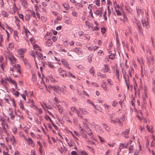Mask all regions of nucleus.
Instances as JSON below:
<instances>
[{
    "instance_id": "obj_1",
    "label": "nucleus",
    "mask_w": 155,
    "mask_h": 155,
    "mask_svg": "<svg viewBox=\"0 0 155 155\" xmlns=\"http://www.w3.org/2000/svg\"><path fill=\"white\" fill-rule=\"evenodd\" d=\"M5 54L6 60L8 59L10 60L12 66L16 64V59L12 53H11L7 49L5 51Z\"/></svg>"
},
{
    "instance_id": "obj_2",
    "label": "nucleus",
    "mask_w": 155,
    "mask_h": 155,
    "mask_svg": "<svg viewBox=\"0 0 155 155\" xmlns=\"http://www.w3.org/2000/svg\"><path fill=\"white\" fill-rule=\"evenodd\" d=\"M27 141V143L28 146H30L32 147H34L35 146V143L32 139L29 137L25 139Z\"/></svg>"
},
{
    "instance_id": "obj_3",
    "label": "nucleus",
    "mask_w": 155,
    "mask_h": 155,
    "mask_svg": "<svg viewBox=\"0 0 155 155\" xmlns=\"http://www.w3.org/2000/svg\"><path fill=\"white\" fill-rule=\"evenodd\" d=\"M141 23L144 27H145L146 28H149V25L148 19L147 18L144 19V20H143L141 21Z\"/></svg>"
},
{
    "instance_id": "obj_4",
    "label": "nucleus",
    "mask_w": 155,
    "mask_h": 155,
    "mask_svg": "<svg viewBox=\"0 0 155 155\" xmlns=\"http://www.w3.org/2000/svg\"><path fill=\"white\" fill-rule=\"evenodd\" d=\"M154 61V58L152 55H148L147 58V62L148 64L150 65L153 63Z\"/></svg>"
},
{
    "instance_id": "obj_5",
    "label": "nucleus",
    "mask_w": 155,
    "mask_h": 155,
    "mask_svg": "<svg viewBox=\"0 0 155 155\" xmlns=\"http://www.w3.org/2000/svg\"><path fill=\"white\" fill-rule=\"evenodd\" d=\"M5 79L9 81V83L14 84L16 88H17V86L16 81L13 80L10 77H7Z\"/></svg>"
},
{
    "instance_id": "obj_6",
    "label": "nucleus",
    "mask_w": 155,
    "mask_h": 155,
    "mask_svg": "<svg viewBox=\"0 0 155 155\" xmlns=\"http://www.w3.org/2000/svg\"><path fill=\"white\" fill-rule=\"evenodd\" d=\"M73 51H75L76 53L78 55H81L82 53V50L81 48H76L72 49Z\"/></svg>"
},
{
    "instance_id": "obj_7",
    "label": "nucleus",
    "mask_w": 155,
    "mask_h": 155,
    "mask_svg": "<svg viewBox=\"0 0 155 155\" xmlns=\"http://www.w3.org/2000/svg\"><path fill=\"white\" fill-rule=\"evenodd\" d=\"M128 144V143H127V144L123 143H120V145H119V149L120 150V151H121V150L122 149H123L125 148H127V145Z\"/></svg>"
},
{
    "instance_id": "obj_8",
    "label": "nucleus",
    "mask_w": 155,
    "mask_h": 155,
    "mask_svg": "<svg viewBox=\"0 0 155 155\" xmlns=\"http://www.w3.org/2000/svg\"><path fill=\"white\" fill-rule=\"evenodd\" d=\"M21 2V5L25 8H27L28 7V5L26 0H19Z\"/></svg>"
},
{
    "instance_id": "obj_9",
    "label": "nucleus",
    "mask_w": 155,
    "mask_h": 155,
    "mask_svg": "<svg viewBox=\"0 0 155 155\" xmlns=\"http://www.w3.org/2000/svg\"><path fill=\"white\" fill-rule=\"evenodd\" d=\"M52 89L57 92L60 94V91L61 90V88L58 86H54L52 87Z\"/></svg>"
},
{
    "instance_id": "obj_10",
    "label": "nucleus",
    "mask_w": 155,
    "mask_h": 155,
    "mask_svg": "<svg viewBox=\"0 0 155 155\" xmlns=\"http://www.w3.org/2000/svg\"><path fill=\"white\" fill-rule=\"evenodd\" d=\"M129 132L130 129H127L125 131L122 132V134L124 136L125 138H129L128 134L129 133Z\"/></svg>"
},
{
    "instance_id": "obj_11",
    "label": "nucleus",
    "mask_w": 155,
    "mask_h": 155,
    "mask_svg": "<svg viewBox=\"0 0 155 155\" xmlns=\"http://www.w3.org/2000/svg\"><path fill=\"white\" fill-rule=\"evenodd\" d=\"M143 101L142 102V103L143 104H145L146 103V99L148 98L147 94L145 92L144 94L143 95Z\"/></svg>"
},
{
    "instance_id": "obj_12",
    "label": "nucleus",
    "mask_w": 155,
    "mask_h": 155,
    "mask_svg": "<svg viewBox=\"0 0 155 155\" xmlns=\"http://www.w3.org/2000/svg\"><path fill=\"white\" fill-rule=\"evenodd\" d=\"M18 32L17 31H15L13 32V37L15 40L16 41H19V38L18 37Z\"/></svg>"
},
{
    "instance_id": "obj_13",
    "label": "nucleus",
    "mask_w": 155,
    "mask_h": 155,
    "mask_svg": "<svg viewBox=\"0 0 155 155\" xmlns=\"http://www.w3.org/2000/svg\"><path fill=\"white\" fill-rule=\"evenodd\" d=\"M26 49H19L18 50V53L19 55L23 56V54L25 53Z\"/></svg>"
},
{
    "instance_id": "obj_14",
    "label": "nucleus",
    "mask_w": 155,
    "mask_h": 155,
    "mask_svg": "<svg viewBox=\"0 0 155 155\" xmlns=\"http://www.w3.org/2000/svg\"><path fill=\"white\" fill-rule=\"evenodd\" d=\"M61 62H62L64 66L67 67L69 69H71V68L70 67L68 63L66 61L62 59L61 60Z\"/></svg>"
},
{
    "instance_id": "obj_15",
    "label": "nucleus",
    "mask_w": 155,
    "mask_h": 155,
    "mask_svg": "<svg viewBox=\"0 0 155 155\" xmlns=\"http://www.w3.org/2000/svg\"><path fill=\"white\" fill-rule=\"evenodd\" d=\"M102 10H100V9H97L96 11L94 12V13L96 15V16H99L100 17H102Z\"/></svg>"
},
{
    "instance_id": "obj_16",
    "label": "nucleus",
    "mask_w": 155,
    "mask_h": 155,
    "mask_svg": "<svg viewBox=\"0 0 155 155\" xmlns=\"http://www.w3.org/2000/svg\"><path fill=\"white\" fill-rule=\"evenodd\" d=\"M132 142V141L130 140V143L131 144V145L129 147V153H131L132 152H133V150L134 149V145L131 144Z\"/></svg>"
},
{
    "instance_id": "obj_17",
    "label": "nucleus",
    "mask_w": 155,
    "mask_h": 155,
    "mask_svg": "<svg viewBox=\"0 0 155 155\" xmlns=\"http://www.w3.org/2000/svg\"><path fill=\"white\" fill-rule=\"evenodd\" d=\"M13 66L14 68L16 69V71L17 72H18L19 74L21 73L20 66L19 64H15Z\"/></svg>"
},
{
    "instance_id": "obj_18",
    "label": "nucleus",
    "mask_w": 155,
    "mask_h": 155,
    "mask_svg": "<svg viewBox=\"0 0 155 155\" xmlns=\"http://www.w3.org/2000/svg\"><path fill=\"white\" fill-rule=\"evenodd\" d=\"M137 12L138 15H140V13L141 15H143L144 13L143 10V9H140L139 7H137Z\"/></svg>"
},
{
    "instance_id": "obj_19",
    "label": "nucleus",
    "mask_w": 155,
    "mask_h": 155,
    "mask_svg": "<svg viewBox=\"0 0 155 155\" xmlns=\"http://www.w3.org/2000/svg\"><path fill=\"white\" fill-rule=\"evenodd\" d=\"M56 105L58 108L59 112L60 114L62 113L63 111V107H62L60 105H59L58 104H57Z\"/></svg>"
},
{
    "instance_id": "obj_20",
    "label": "nucleus",
    "mask_w": 155,
    "mask_h": 155,
    "mask_svg": "<svg viewBox=\"0 0 155 155\" xmlns=\"http://www.w3.org/2000/svg\"><path fill=\"white\" fill-rule=\"evenodd\" d=\"M104 72L106 73L109 72L110 70L109 66L107 64H105L104 65Z\"/></svg>"
},
{
    "instance_id": "obj_21",
    "label": "nucleus",
    "mask_w": 155,
    "mask_h": 155,
    "mask_svg": "<svg viewBox=\"0 0 155 155\" xmlns=\"http://www.w3.org/2000/svg\"><path fill=\"white\" fill-rule=\"evenodd\" d=\"M45 44L47 46L50 47L52 45V42L51 39H48L47 41H46Z\"/></svg>"
},
{
    "instance_id": "obj_22",
    "label": "nucleus",
    "mask_w": 155,
    "mask_h": 155,
    "mask_svg": "<svg viewBox=\"0 0 155 155\" xmlns=\"http://www.w3.org/2000/svg\"><path fill=\"white\" fill-rule=\"evenodd\" d=\"M123 78L124 79L126 84L130 82V79L128 75L127 74L123 76Z\"/></svg>"
},
{
    "instance_id": "obj_23",
    "label": "nucleus",
    "mask_w": 155,
    "mask_h": 155,
    "mask_svg": "<svg viewBox=\"0 0 155 155\" xmlns=\"http://www.w3.org/2000/svg\"><path fill=\"white\" fill-rule=\"evenodd\" d=\"M61 91L64 94H68V92L67 91V90L66 87L65 86L61 88Z\"/></svg>"
},
{
    "instance_id": "obj_24",
    "label": "nucleus",
    "mask_w": 155,
    "mask_h": 155,
    "mask_svg": "<svg viewBox=\"0 0 155 155\" xmlns=\"http://www.w3.org/2000/svg\"><path fill=\"white\" fill-rule=\"evenodd\" d=\"M5 63L0 60V67L3 71H5Z\"/></svg>"
},
{
    "instance_id": "obj_25",
    "label": "nucleus",
    "mask_w": 155,
    "mask_h": 155,
    "mask_svg": "<svg viewBox=\"0 0 155 155\" xmlns=\"http://www.w3.org/2000/svg\"><path fill=\"white\" fill-rule=\"evenodd\" d=\"M36 53L38 59L42 60L43 59V55L40 52L36 51Z\"/></svg>"
},
{
    "instance_id": "obj_26",
    "label": "nucleus",
    "mask_w": 155,
    "mask_h": 155,
    "mask_svg": "<svg viewBox=\"0 0 155 155\" xmlns=\"http://www.w3.org/2000/svg\"><path fill=\"white\" fill-rule=\"evenodd\" d=\"M1 15L3 16L4 17L6 18H7L8 16V14L5 11H2Z\"/></svg>"
},
{
    "instance_id": "obj_27",
    "label": "nucleus",
    "mask_w": 155,
    "mask_h": 155,
    "mask_svg": "<svg viewBox=\"0 0 155 155\" xmlns=\"http://www.w3.org/2000/svg\"><path fill=\"white\" fill-rule=\"evenodd\" d=\"M31 16L29 14H26L25 15V20L27 21H28L30 20V19H31Z\"/></svg>"
},
{
    "instance_id": "obj_28",
    "label": "nucleus",
    "mask_w": 155,
    "mask_h": 155,
    "mask_svg": "<svg viewBox=\"0 0 155 155\" xmlns=\"http://www.w3.org/2000/svg\"><path fill=\"white\" fill-rule=\"evenodd\" d=\"M10 140L13 145L16 144V141L13 136L10 138Z\"/></svg>"
},
{
    "instance_id": "obj_29",
    "label": "nucleus",
    "mask_w": 155,
    "mask_h": 155,
    "mask_svg": "<svg viewBox=\"0 0 155 155\" xmlns=\"http://www.w3.org/2000/svg\"><path fill=\"white\" fill-rule=\"evenodd\" d=\"M79 110L82 112L83 114H86L88 113L87 112L85 109L80 108Z\"/></svg>"
},
{
    "instance_id": "obj_30",
    "label": "nucleus",
    "mask_w": 155,
    "mask_h": 155,
    "mask_svg": "<svg viewBox=\"0 0 155 155\" xmlns=\"http://www.w3.org/2000/svg\"><path fill=\"white\" fill-rule=\"evenodd\" d=\"M31 107L33 108V109H34V108L35 107L36 109H38V107L36 106L35 105H34V101L33 100H32L31 101Z\"/></svg>"
},
{
    "instance_id": "obj_31",
    "label": "nucleus",
    "mask_w": 155,
    "mask_h": 155,
    "mask_svg": "<svg viewBox=\"0 0 155 155\" xmlns=\"http://www.w3.org/2000/svg\"><path fill=\"white\" fill-rule=\"evenodd\" d=\"M146 127L149 132H151V133H153V132L154 130L153 128L152 127L150 129L149 126L148 125H147Z\"/></svg>"
},
{
    "instance_id": "obj_32",
    "label": "nucleus",
    "mask_w": 155,
    "mask_h": 155,
    "mask_svg": "<svg viewBox=\"0 0 155 155\" xmlns=\"http://www.w3.org/2000/svg\"><path fill=\"white\" fill-rule=\"evenodd\" d=\"M19 105L20 106V108H21L22 110L24 111L25 110V109L24 107V105L21 102H20L19 104Z\"/></svg>"
},
{
    "instance_id": "obj_33",
    "label": "nucleus",
    "mask_w": 155,
    "mask_h": 155,
    "mask_svg": "<svg viewBox=\"0 0 155 155\" xmlns=\"http://www.w3.org/2000/svg\"><path fill=\"white\" fill-rule=\"evenodd\" d=\"M24 94H21V96L23 98L25 101L26 100V97L25 95H26L27 94V91H25L24 92Z\"/></svg>"
},
{
    "instance_id": "obj_34",
    "label": "nucleus",
    "mask_w": 155,
    "mask_h": 155,
    "mask_svg": "<svg viewBox=\"0 0 155 155\" xmlns=\"http://www.w3.org/2000/svg\"><path fill=\"white\" fill-rule=\"evenodd\" d=\"M100 128V127L98 125H97L95 126V129L97 132H101V130Z\"/></svg>"
},
{
    "instance_id": "obj_35",
    "label": "nucleus",
    "mask_w": 155,
    "mask_h": 155,
    "mask_svg": "<svg viewBox=\"0 0 155 155\" xmlns=\"http://www.w3.org/2000/svg\"><path fill=\"white\" fill-rule=\"evenodd\" d=\"M36 54V52H35L34 51H31V55L34 57V59L35 61H36V57H35V54Z\"/></svg>"
},
{
    "instance_id": "obj_36",
    "label": "nucleus",
    "mask_w": 155,
    "mask_h": 155,
    "mask_svg": "<svg viewBox=\"0 0 155 155\" xmlns=\"http://www.w3.org/2000/svg\"><path fill=\"white\" fill-rule=\"evenodd\" d=\"M109 58L112 60L114 59L115 58V54H111L109 55Z\"/></svg>"
},
{
    "instance_id": "obj_37",
    "label": "nucleus",
    "mask_w": 155,
    "mask_h": 155,
    "mask_svg": "<svg viewBox=\"0 0 155 155\" xmlns=\"http://www.w3.org/2000/svg\"><path fill=\"white\" fill-rule=\"evenodd\" d=\"M89 131H88L87 134L91 136V138H93L94 137V136L92 132H91V130L90 129H89Z\"/></svg>"
},
{
    "instance_id": "obj_38",
    "label": "nucleus",
    "mask_w": 155,
    "mask_h": 155,
    "mask_svg": "<svg viewBox=\"0 0 155 155\" xmlns=\"http://www.w3.org/2000/svg\"><path fill=\"white\" fill-rule=\"evenodd\" d=\"M58 72L59 73H66V71L62 69L61 68H59L58 69Z\"/></svg>"
},
{
    "instance_id": "obj_39",
    "label": "nucleus",
    "mask_w": 155,
    "mask_h": 155,
    "mask_svg": "<svg viewBox=\"0 0 155 155\" xmlns=\"http://www.w3.org/2000/svg\"><path fill=\"white\" fill-rule=\"evenodd\" d=\"M63 6L64 8H66V9H69V5L67 3H64Z\"/></svg>"
},
{
    "instance_id": "obj_40",
    "label": "nucleus",
    "mask_w": 155,
    "mask_h": 155,
    "mask_svg": "<svg viewBox=\"0 0 155 155\" xmlns=\"http://www.w3.org/2000/svg\"><path fill=\"white\" fill-rule=\"evenodd\" d=\"M14 45L12 43H11L9 44V48L11 49H13L14 48Z\"/></svg>"
},
{
    "instance_id": "obj_41",
    "label": "nucleus",
    "mask_w": 155,
    "mask_h": 155,
    "mask_svg": "<svg viewBox=\"0 0 155 155\" xmlns=\"http://www.w3.org/2000/svg\"><path fill=\"white\" fill-rule=\"evenodd\" d=\"M77 110V108L74 107H71V110L74 112L76 113Z\"/></svg>"
},
{
    "instance_id": "obj_42",
    "label": "nucleus",
    "mask_w": 155,
    "mask_h": 155,
    "mask_svg": "<svg viewBox=\"0 0 155 155\" xmlns=\"http://www.w3.org/2000/svg\"><path fill=\"white\" fill-rule=\"evenodd\" d=\"M41 19L43 22H45L47 20V18L44 16H41Z\"/></svg>"
},
{
    "instance_id": "obj_43",
    "label": "nucleus",
    "mask_w": 155,
    "mask_h": 155,
    "mask_svg": "<svg viewBox=\"0 0 155 155\" xmlns=\"http://www.w3.org/2000/svg\"><path fill=\"white\" fill-rule=\"evenodd\" d=\"M48 78L52 82H54L55 81V79L53 78L51 75H50L48 76Z\"/></svg>"
},
{
    "instance_id": "obj_44",
    "label": "nucleus",
    "mask_w": 155,
    "mask_h": 155,
    "mask_svg": "<svg viewBox=\"0 0 155 155\" xmlns=\"http://www.w3.org/2000/svg\"><path fill=\"white\" fill-rule=\"evenodd\" d=\"M90 72L92 74L93 76L94 75V68L92 67L89 70Z\"/></svg>"
},
{
    "instance_id": "obj_45",
    "label": "nucleus",
    "mask_w": 155,
    "mask_h": 155,
    "mask_svg": "<svg viewBox=\"0 0 155 155\" xmlns=\"http://www.w3.org/2000/svg\"><path fill=\"white\" fill-rule=\"evenodd\" d=\"M45 118L47 120H49L51 122V123H52L53 122V121L48 116H46Z\"/></svg>"
},
{
    "instance_id": "obj_46",
    "label": "nucleus",
    "mask_w": 155,
    "mask_h": 155,
    "mask_svg": "<svg viewBox=\"0 0 155 155\" xmlns=\"http://www.w3.org/2000/svg\"><path fill=\"white\" fill-rule=\"evenodd\" d=\"M76 113L78 116V117H81V118H82V116L81 114H80V111L78 110H77Z\"/></svg>"
},
{
    "instance_id": "obj_47",
    "label": "nucleus",
    "mask_w": 155,
    "mask_h": 155,
    "mask_svg": "<svg viewBox=\"0 0 155 155\" xmlns=\"http://www.w3.org/2000/svg\"><path fill=\"white\" fill-rule=\"evenodd\" d=\"M104 127H104L105 128L106 130H107L108 131H110V128L109 127H108L107 125L104 124Z\"/></svg>"
},
{
    "instance_id": "obj_48",
    "label": "nucleus",
    "mask_w": 155,
    "mask_h": 155,
    "mask_svg": "<svg viewBox=\"0 0 155 155\" xmlns=\"http://www.w3.org/2000/svg\"><path fill=\"white\" fill-rule=\"evenodd\" d=\"M116 12L117 13V15L118 16H121L122 15L120 12L118 10H116Z\"/></svg>"
},
{
    "instance_id": "obj_49",
    "label": "nucleus",
    "mask_w": 155,
    "mask_h": 155,
    "mask_svg": "<svg viewBox=\"0 0 155 155\" xmlns=\"http://www.w3.org/2000/svg\"><path fill=\"white\" fill-rule=\"evenodd\" d=\"M12 132L15 134L17 133V128L16 127H14L12 129Z\"/></svg>"
},
{
    "instance_id": "obj_50",
    "label": "nucleus",
    "mask_w": 155,
    "mask_h": 155,
    "mask_svg": "<svg viewBox=\"0 0 155 155\" xmlns=\"http://www.w3.org/2000/svg\"><path fill=\"white\" fill-rule=\"evenodd\" d=\"M48 66L52 68H54V66L52 64L51 62H48Z\"/></svg>"
},
{
    "instance_id": "obj_51",
    "label": "nucleus",
    "mask_w": 155,
    "mask_h": 155,
    "mask_svg": "<svg viewBox=\"0 0 155 155\" xmlns=\"http://www.w3.org/2000/svg\"><path fill=\"white\" fill-rule=\"evenodd\" d=\"M0 121H1L2 123H4V121H5V119L4 117L2 116H0Z\"/></svg>"
},
{
    "instance_id": "obj_52",
    "label": "nucleus",
    "mask_w": 155,
    "mask_h": 155,
    "mask_svg": "<svg viewBox=\"0 0 155 155\" xmlns=\"http://www.w3.org/2000/svg\"><path fill=\"white\" fill-rule=\"evenodd\" d=\"M9 115L10 116L11 119L13 120L15 117V116L13 114V112L9 114Z\"/></svg>"
},
{
    "instance_id": "obj_53",
    "label": "nucleus",
    "mask_w": 155,
    "mask_h": 155,
    "mask_svg": "<svg viewBox=\"0 0 155 155\" xmlns=\"http://www.w3.org/2000/svg\"><path fill=\"white\" fill-rule=\"evenodd\" d=\"M1 125L3 128V130L5 132H6V130L5 127V124H3V123H1Z\"/></svg>"
},
{
    "instance_id": "obj_54",
    "label": "nucleus",
    "mask_w": 155,
    "mask_h": 155,
    "mask_svg": "<svg viewBox=\"0 0 155 155\" xmlns=\"http://www.w3.org/2000/svg\"><path fill=\"white\" fill-rule=\"evenodd\" d=\"M31 15L34 18H36V17L35 14V12L33 11H31Z\"/></svg>"
},
{
    "instance_id": "obj_55",
    "label": "nucleus",
    "mask_w": 155,
    "mask_h": 155,
    "mask_svg": "<svg viewBox=\"0 0 155 155\" xmlns=\"http://www.w3.org/2000/svg\"><path fill=\"white\" fill-rule=\"evenodd\" d=\"M3 41V37H0V46H2V43Z\"/></svg>"
},
{
    "instance_id": "obj_56",
    "label": "nucleus",
    "mask_w": 155,
    "mask_h": 155,
    "mask_svg": "<svg viewBox=\"0 0 155 155\" xmlns=\"http://www.w3.org/2000/svg\"><path fill=\"white\" fill-rule=\"evenodd\" d=\"M75 6L77 8H80L82 7L83 5L80 3H78L75 5Z\"/></svg>"
},
{
    "instance_id": "obj_57",
    "label": "nucleus",
    "mask_w": 155,
    "mask_h": 155,
    "mask_svg": "<svg viewBox=\"0 0 155 155\" xmlns=\"http://www.w3.org/2000/svg\"><path fill=\"white\" fill-rule=\"evenodd\" d=\"M123 16L124 17L123 20L125 21H127V17L125 13H124L123 14Z\"/></svg>"
},
{
    "instance_id": "obj_58",
    "label": "nucleus",
    "mask_w": 155,
    "mask_h": 155,
    "mask_svg": "<svg viewBox=\"0 0 155 155\" xmlns=\"http://www.w3.org/2000/svg\"><path fill=\"white\" fill-rule=\"evenodd\" d=\"M24 29L26 35H28V34L29 35H30V32H29L28 30L27 29H25V28H24Z\"/></svg>"
},
{
    "instance_id": "obj_59",
    "label": "nucleus",
    "mask_w": 155,
    "mask_h": 155,
    "mask_svg": "<svg viewBox=\"0 0 155 155\" xmlns=\"http://www.w3.org/2000/svg\"><path fill=\"white\" fill-rule=\"evenodd\" d=\"M58 39V37L56 36H54L52 37V40L53 41H56Z\"/></svg>"
},
{
    "instance_id": "obj_60",
    "label": "nucleus",
    "mask_w": 155,
    "mask_h": 155,
    "mask_svg": "<svg viewBox=\"0 0 155 155\" xmlns=\"http://www.w3.org/2000/svg\"><path fill=\"white\" fill-rule=\"evenodd\" d=\"M72 15L75 17H76L77 16V12H72Z\"/></svg>"
},
{
    "instance_id": "obj_61",
    "label": "nucleus",
    "mask_w": 155,
    "mask_h": 155,
    "mask_svg": "<svg viewBox=\"0 0 155 155\" xmlns=\"http://www.w3.org/2000/svg\"><path fill=\"white\" fill-rule=\"evenodd\" d=\"M79 153L83 155H88L85 151H80Z\"/></svg>"
},
{
    "instance_id": "obj_62",
    "label": "nucleus",
    "mask_w": 155,
    "mask_h": 155,
    "mask_svg": "<svg viewBox=\"0 0 155 155\" xmlns=\"http://www.w3.org/2000/svg\"><path fill=\"white\" fill-rule=\"evenodd\" d=\"M107 81L108 83L110 84V85H113V84L112 83V82L111 81V80L109 79H107Z\"/></svg>"
},
{
    "instance_id": "obj_63",
    "label": "nucleus",
    "mask_w": 155,
    "mask_h": 155,
    "mask_svg": "<svg viewBox=\"0 0 155 155\" xmlns=\"http://www.w3.org/2000/svg\"><path fill=\"white\" fill-rule=\"evenodd\" d=\"M122 74L123 75V76H124V75H126L127 74L126 71L124 69H122Z\"/></svg>"
},
{
    "instance_id": "obj_64",
    "label": "nucleus",
    "mask_w": 155,
    "mask_h": 155,
    "mask_svg": "<svg viewBox=\"0 0 155 155\" xmlns=\"http://www.w3.org/2000/svg\"><path fill=\"white\" fill-rule=\"evenodd\" d=\"M36 152L35 150H32L31 151V155H35Z\"/></svg>"
}]
</instances>
